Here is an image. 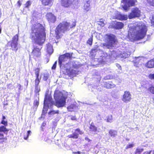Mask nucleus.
<instances>
[{
  "instance_id": "obj_1",
  "label": "nucleus",
  "mask_w": 154,
  "mask_h": 154,
  "mask_svg": "<svg viewBox=\"0 0 154 154\" xmlns=\"http://www.w3.org/2000/svg\"><path fill=\"white\" fill-rule=\"evenodd\" d=\"M46 35L45 29L42 24L36 23L32 25L30 37L36 44L42 45L45 41Z\"/></svg>"
},
{
  "instance_id": "obj_2",
  "label": "nucleus",
  "mask_w": 154,
  "mask_h": 154,
  "mask_svg": "<svg viewBox=\"0 0 154 154\" xmlns=\"http://www.w3.org/2000/svg\"><path fill=\"white\" fill-rule=\"evenodd\" d=\"M76 22H73L71 25L69 23L66 21L60 23L56 27L55 30V37L57 39L60 38L65 33V31L69 30V28H72L75 27Z\"/></svg>"
},
{
  "instance_id": "obj_3",
  "label": "nucleus",
  "mask_w": 154,
  "mask_h": 154,
  "mask_svg": "<svg viewBox=\"0 0 154 154\" xmlns=\"http://www.w3.org/2000/svg\"><path fill=\"white\" fill-rule=\"evenodd\" d=\"M134 39L139 40L144 38L146 34L147 27L144 23H140L134 28Z\"/></svg>"
},
{
  "instance_id": "obj_4",
  "label": "nucleus",
  "mask_w": 154,
  "mask_h": 154,
  "mask_svg": "<svg viewBox=\"0 0 154 154\" xmlns=\"http://www.w3.org/2000/svg\"><path fill=\"white\" fill-rule=\"evenodd\" d=\"M54 97L55 101L54 105L58 108L63 107L66 105V99L67 97L65 95L61 92L57 94L55 92Z\"/></svg>"
},
{
  "instance_id": "obj_5",
  "label": "nucleus",
  "mask_w": 154,
  "mask_h": 154,
  "mask_svg": "<svg viewBox=\"0 0 154 154\" xmlns=\"http://www.w3.org/2000/svg\"><path fill=\"white\" fill-rule=\"evenodd\" d=\"M105 36L106 38L105 39L107 42L106 43H103V46L108 49H110L114 46V45L117 42V40L116 38V36L112 34H107L105 35Z\"/></svg>"
},
{
  "instance_id": "obj_6",
  "label": "nucleus",
  "mask_w": 154,
  "mask_h": 154,
  "mask_svg": "<svg viewBox=\"0 0 154 154\" xmlns=\"http://www.w3.org/2000/svg\"><path fill=\"white\" fill-rule=\"evenodd\" d=\"M42 47H39L38 46H35L31 52L32 58L35 60H39L41 57V50Z\"/></svg>"
},
{
  "instance_id": "obj_7",
  "label": "nucleus",
  "mask_w": 154,
  "mask_h": 154,
  "mask_svg": "<svg viewBox=\"0 0 154 154\" xmlns=\"http://www.w3.org/2000/svg\"><path fill=\"white\" fill-rule=\"evenodd\" d=\"M72 53H66L65 54L60 55L59 58V63L60 66L63 63L69 59L71 60L72 58Z\"/></svg>"
},
{
  "instance_id": "obj_8",
  "label": "nucleus",
  "mask_w": 154,
  "mask_h": 154,
  "mask_svg": "<svg viewBox=\"0 0 154 154\" xmlns=\"http://www.w3.org/2000/svg\"><path fill=\"white\" fill-rule=\"evenodd\" d=\"M140 11L138 8H133L131 9L130 13L128 14V17L129 19H132L139 17L140 15Z\"/></svg>"
},
{
  "instance_id": "obj_9",
  "label": "nucleus",
  "mask_w": 154,
  "mask_h": 154,
  "mask_svg": "<svg viewBox=\"0 0 154 154\" xmlns=\"http://www.w3.org/2000/svg\"><path fill=\"white\" fill-rule=\"evenodd\" d=\"M18 40V35L17 34L15 35L12 38L11 41L10 46L11 49L13 51H15L16 52L18 50L17 45Z\"/></svg>"
},
{
  "instance_id": "obj_10",
  "label": "nucleus",
  "mask_w": 154,
  "mask_h": 154,
  "mask_svg": "<svg viewBox=\"0 0 154 154\" xmlns=\"http://www.w3.org/2000/svg\"><path fill=\"white\" fill-rule=\"evenodd\" d=\"M131 95L130 92L126 91L124 92V94L123 95L122 100L125 103L130 102L131 99Z\"/></svg>"
},
{
  "instance_id": "obj_11",
  "label": "nucleus",
  "mask_w": 154,
  "mask_h": 154,
  "mask_svg": "<svg viewBox=\"0 0 154 154\" xmlns=\"http://www.w3.org/2000/svg\"><path fill=\"white\" fill-rule=\"evenodd\" d=\"M46 17L49 23H54L56 20V17L51 13H47Z\"/></svg>"
},
{
  "instance_id": "obj_12",
  "label": "nucleus",
  "mask_w": 154,
  "mask_h": 154,
  "mask_svg": "<svg viewBox=\"0 0 154 154\" xmlns=\"http://www.w3.org/2000/svg\"><path fill=\"white\" fill-rule=\"evenodd\" d=\"M60 4L64 8H69L72 4V2L70 0H61Z\"/></svg>"
},
{
  "instance_id": "obj_13",
  "label": "nucleus",
  "mask_w": 154,
  "mask_h": 154,
  "mask_svg": "<svg viewBox=\"0 0 154 154\" xmlns=\"http://www.w3.org/2000/svg\"><path fill=\"white\" fill-rule=\"evenodd\" d=\"M124 26V24L121 22H115L112 25V27L116 29H122Z\"/></svg>"
},
{
  "instance_id": "obj_14",
  "label": "nucleus",
  "mask_w": 154,
  "mask_h": 154,
  "mask_svg": "<svg viewBox=\"0 0 154 154\" xmlns=\"http://www.w3.org/2000/svg\"><path fill=\"white\" fill-rule=\"evenodd\" d=\"M53 102H52V99L51 97L46 95L44 98V106L47 105L48 106L49 104H52Z\"/></svg>"
},
{
  "instance_id": "obj_15",
  "label": "nucleus",
  "mask_w": 154,
  "mask_h": 154,
  "mask_svg": "<svg viewBox=\"0 0 154 154\" xmlns=\"http://www.w3.org/2000/svg\"><path fill=\"white\" fill-rule=\"evenodd\" d=\"M66 73L67 75L70 77L73 78L74 76H75L77 74L76 71L73 69L70 70L69 69H66Z\"/></svg>"
},
{
  "instance_id": "obj_16",
  "label": "nucleus",
  "mask_w": 154,
  "mask_h": 154,
  "mask_svg": "<svg viewBox=\"0 0 154 154\" xmlns=\"http://www.w3.org/2000/svg\"><path fill=\"white\" fill-rule=\"evenodd\" d=\"M101 58L98 59V64H104L109 58L107 54H104V56H101Z\"/></svg>"
},
{
  "instance_id": "obj_17",
  "label": "nucleus",
  "mask_w": 154,
  "mask_h": 154,
  "mask_svg": "<svg viewBox=\"0 0 154 154\" xmlns=\"http://www.w3.org/2000/svg\"><path fill=\"white\" fill-rule=\"evenodd\" d=\"M42 5L43 6H51L53 3V0H41Z\"/></svg>"
},
{
  "instance_id": "obj_18",
  "label": "nucleus",
  "mask_w": 154,
  "mask_h": 154,
  "mask_svg": "<svg viewBox=\"0 0 154 154\" xmlns=\"http://www.w3.org/2000/svg\"><path fill=\"white\" fill-rule=\"evenodd\" d=\"M135 0H122L121 2L124 4H127L128 7H131L135 5Z\"/></svg>"
},
{
  "instance_id": "obj_19",
  "label": "nucleus",
  "mask_w": 154,
  "mask_h": 154,
  "mask_svg": "<svg viewBox=\"0 0 154 154\" xmlns=\"http://www.w3.org/2000/svg\"><path fill=\"white\" fill-rule=\"evenodd\" d=\"M104 87L107 88H114L116 85L113 84L112 82L109 81L104 83Z\"/></svg>"
},
{
  "instance_id": "obj_20",
  "label": "nucleus",
  "mask_w": 154,
  "mask_h": 154,
  "mask_svg": "<svg viewBox=\"0 0 154 154\" xmlns=\"http://www.w3.org/2000/svg\"><path fill=\"white\" fill-rule=\"evenodd\" d=\"M145 66L148 68H154V59L148 61L146 63Z\"/></svg>"
},
{
  "instance_id": "obj_21",
  "label": "nucleus",
  "mask_w": 154,
  "mask_h": 154,
  "mask_svg": "<svg viewBox=\"0 0 154 154\" xmlns=\"http://www.w3.org/2000/svg\"><path fill=\"white\" fill-rule=\"evenodd\" d=\"M47 52L49 54H51L53 52L52 46L49 43L47 44Z\"/></svg>"
},
{
  "instance_id": "obj_22",
  "label": "nucleus",
  "mask_w": 154,
  "mask_h": 154,
  "mask_svg": "<svg viewBox=\"0 0 154 154\" xmlns=\"http://www.w3.org/2000/svg\"><path fill=\"white\" fill-rule=\"evenodd\" d=\"M35 92L36 93H38L40 91V88L38 87L40 82V81H35Z\"/></svg>"
},
{
  "instance_id": "obj_23",
  "label": "nucleus",
  "mask_w": 154,
  "mask_h": 154,
  "mask_svg": "<svg viewBox=\"0 0 154 154\" xmlns=\"http://www.w3.org/2000/svg\"><path fill=\"white\" fill-rule=\"evenodd\" d=\"M35 71V74L36 75V78L35 81H40L39 79V73L40 71V69L38 68H35L34 69Z\"/></svg>"
},
{
  "instance_id": "obj_24",
  "label": "nucleus",
  "mask_w": 154,
  "mask_h": 154,
  "mask_svg": "<svg viewBox=\"0 0 154 154\" xmlns=\"http://www.w3.org/2000/svg\"><path fill=\"white\" fill-rule=\"evenodd\" d=\"M84 10L85 12H87L89 11L90 9V1L89 0L87 1L84 3Z\"/></svg>"
},
{
  "instance_id": "obj_25",
  "label": "nucleus",
  "mask_w": 154,
  "mask_h": 154,
  "mask_svg": "<svg viewBox=\"0 0 154 154\" xmlns=\"http://www.w3.org/2000/svg\"><path fill=\"white\" fill-rule=\"evenodd\" d=\"M117 19L121 20H126L128 19V16L120 14L117 16Z\"/></svg>"
},
{
  "instance_id": "obj_26",
  "label": "nucleus",
  "mask_w": 154,
  "mask_h": 154,
  "mask_svg": "<svg viewBox=\"0 0 154 154\" xmlns=\"http://www.w3.org/2000/svg\"><path fill=\"white\" fill-rule=\"evenodd\" d=\"M7 140L6 137H4V135L2 133H0V143L5 142Z\"/></svg>"
},
{
  "instance_id": "obj_27",
  "label": "nucleus",
  "mask_w": 154,
  "mask_h": 154,
  "mask_svg": "<svg viewBox=\"0 0 154 154\" xmlns=\"http://www.w3.org/2000/svg\"><path fill=\"white\" fill-rule=\"evenodd\" d=\"M6 126L4 125H1L0 126V133L3 132L5 133H7L9 131V130L7 128Z\"/></svg>"
},
{
  "instance_id": "obj_28",
  "label": "nucleus",
  "mask_w": 154,
  "mask_h": 154,
  "mask_svg": "<svg viewBox=\"0 0 154 154\" xmlns=\"http://www.w3.org/2000/svg\"><path fill=\"white\" fill-rule=\"evenodd\" d=\"M141 61H142V60L139 59V58L136 59V60L134 62V66L136 67H139L140 65H142V62H141Z\"/></svg>"
},
{
  "instance_id": "obj_29",
  "label": "nucleus",
  "mask_w": 154,
  "mask_h": 154,
  "mask_svg": "<svg viewBox=\"0 0 154 154\" xmlns=\"http://www.w3.org/2000/svg\"><path fill=\"white\" fill-rule=\"evenodd\" d=\"M109 133L111 137H114L117 135V132L116 131L111 129L109 130Z\"/></svg>"
},
{
  "instance_id": "obj_30",
  "label": "nucleus",
  "mask_w": 154,
  "mask_h": 154,
  "mask_svg": "<svg viewBox=\"0 0 154 154\" xmlns=\"http://www.w3.org/2000/svg\"><path fill=\"white\" fill-rule=\"evenodd\" d=\"M79 134H78L76 133H74L72 134L68 135V137L69 138H73L74 139H76L78 138Z\"/></svg>"
},
{
  "instance_id": "obj_31",
  "label": "nucleus",
  "mask_w": 154,
  "mask_h": 154,
  "mask_svg": "<svg viewBox=\"0 0 154 154\" xmlns=\"http://www.w3.org/2000/svg\"><path fill=\"white\" fill-rule=\"evenodd\" d=\"M144 150L143 148L137 147L135 149L134 154H141L144 151Z\"/></svg>"
},
{
  "instance_id": "obj_32",
  "label": "nucleus",
  "mask_w": 154,
  "mask_h": 154,
  "mask_svg": "<svg viewBox=\"0 0 154 154\" xmlns=\"http://www.w3.org/2000/svg\"><path fill=\"white\" fill-rule=\"evenodd\" d=\"M76 105L74 104H71L68 106L67 108L69 111L72 112L76 108Z\"/></svg>"
},
{
  "instance_id": "obj_33",
  "label": "nucleus",
  "mask_w": 154,
  "mask_h": 154,
  "mask_svg": "<svg viewBox=\"0 0 154 154\" xmlns=\"http://www.w3.org/2000/svg\"><path fill=\"white\" fill-rule=\"evenodd\" d=\"M90 131H95L96 130V128L95 126L92 123L91 124L90 127Z\"/></svg>"
},
{
  "instance_id": "obj_34",
  "label": "nucleus",
  "mask_w": 154,
  "mask_h": 154,
  "mask_svg": "<svg viewBox=\"0 0 154 154\" xmlns=\"http://www.w3.org/2000/svg\"><path fill=\"white\" fill-rule=\"evenodd\" d=\"M39 104V99L38 97H37L34 100L33 102V104L34 106H38Z\"/></svg>"
},
{
  "instance_id": "obj_35",
  "label": "nucleus",
  "mask_w": 154,
  "mask_h": 154,
  "mask_svg": "<svg viewBox=\"0 0 154 154\" xmlns=\"http://www.w3.org/2000/svg\"><path fill=\"white\" fill-rule=\"evenodd\" d=\"M59 110H58L56 111L52 110L48 112V114L50 115H53L56 114H59Z\"/></svg>"
},
{
  "instance_id": "obj_36",
  "label": "nucleus",
  "mask_w": 154,
  "mask_h": 154,
  "mask_svg": "<svg viewBox=\"0 0 154 154\" xmlns=\"http://www.w3.org/2000/svg\"><path fill=\"white\" fill-rule=\"evenodd\" d=\"M96 49H94L91 50L90 52V55L92 57H95L96 54Z\"/></svg>"
},
{
  "instance_id": "obj_37",
  "label": "nucleus",
  "mask_w": 154,
  "mask_h": 154,
  "mask_svg": "<svg viewBox=\"0 0 154 154\" xmlns=\"http://www.w3.org/2000/svg\"><path fill=\"white\" fill-rule=\"evenodd\" d=\"M98 25L100 26H104L105 24L104 23V21L102 19H100L99 21L98 22Z\"/></svg>"
},
{
  "instance_id": "obj_38",
  "label": "nucleus",
  "mask_w": 154,
  "mask_h": 154,
  "mask_svg": "<svg viewBox=\"0 0 154 154\" xmlns=\"http://www.w3.org/2000/svg\"><path fill=\"white\" fill-rule=\"evenodd\" d=\"M31 3L30 1H27L24 4L25 8H29V7L31 5Z\"/></svg>"
},
{
  "instance_id": "obj_39",
  "label": "nucleus",
  "mask_w": 154,
  "mask_h": 154,
  "mask_svg": "<svg viewBox=\"0 0 154 154\" xmlns=\"http://www.w3.org/2000/svg\"><path fill=\"white\" fill-rule=\"evenodd\" d=\"M93 41V36H91L87 41V44L90 45H91L92 44Z\"/></svg>"
},
{
  "instance_id": "obj_40",
  "label": "nucleus",
  "mask_w": 154,
  "mask_h": 154,
  "mask_svg": "<svg viewBox=\"0 0 154 154\" xmlns=\"http://www.w3.org/2000/svg\"><path fill=\"white\" fill-rule=\"evenodd\" d=\"M146 1L150 6L154 7V0H146Z\"/></svg>"
},
{
  "instance_id": "obj_41",
  "label": "nucleus",
  "mask_w": 154,
  "mask_h": 154,
  "mask_svg": "<svg viewBox=\"0 0 154 154\" xmlns=\"http://www.w3.org/2000/svg\"><path fill=\"white\" fill-rule=\"evenodd\" d=\"M112 119V116L111 115H108L107 117V122H110Z\"/></svg>"
},
{
  "instance_id": "obj_42",
  "label": "nucleus",
  "mask_w": 154,
  "mask_h": 154,
  "mask_svg": "<svg viewBox=\"0 0 154 154\" xmlns=\"http://www.w3.org/2000/svg\"><path fill=\"white\" fill-rule=\"evenodd\" d=\"M31 133V131L30 130H29L27 131V134L26 135H24V139L25 140H27L29 137V135Z\"/></svg>"
},
{
  "instance_id": "obj_43",
  "label": "nucleus",
  "mask_w": 154,
  "mask_h": 154,
  "mask_svg": "<svg viewBox=\"0 0 154 154\" xmlns=\"http://www.w3.org/2000/svg\"><path fill=\"white\" fill-rule=\"evenodd\" d=\"M148 90L151 93L154 94V87L153 86L150 87L149 88Z\"/></svg>"
},
{
  "instance_id": "obj_44",
  "label": "nucleus",
  "mask_w": 154,
  "mask_h": 154,
  "mask_svg": "<svg viewBox=\"0 0 154 154\" xmlns=\"http://www.w3.org/2000/svg\"><path fill=\"white\" fill-rule=\"evenodd\" d=\"M134 144H129L128 145H127L126 147H125V149H128L134 147Z\"/></svg>"
},
{
  "instance_id": "obj_45",
  "label": "nucleus",
  "mask_w": 154,
  "mask_h": 154,
  "mask_svg": "<svg viewBox=\"0 0 154 154\" xmlns=\"http://www.w3.org/2000/svg\"><path fill=\"white\" fill-rule=\"evenodd\" d=\"M1 124H2L5 126H7L8 125V122L7 121H5V120H2L1 123Z\"/></svg>"
},
{
  "instance_id": "obj_46",
  "label": "nucleus",
  "mask_w": 154,
  "mask_h": 154,
  "mask_svg": "<svg viewBox=\"0 0 154 154\" xmlns=\"http://www.w3.org/2000/svg\"><path fill=\"white\" fill-rule=\"evenodd\" d=\"M48 78V75H44L43 77V80L44 81H46Z\"/></svg>"
},
{
  "instance_id": "obj_47",
  "label": "nucleus",
  "mask_w": 154,
  "mask_h": 154,
  "mask_svg": "<svg viewBox=\"0 0 154 154\" xmlns=\"http://www.w3.org/2000/svg\"><path fill=\"white\" fill-rule=\"evenodd\" d=\"M46 125V123L45 122H44L42 123L41 127V130L42 131H44L43 127H44Z\"/></svg>"
},
{
  "instance_id": "obj_48",
  "label": "nucleus",
  "mask_w": 154,
  "mask_h": 154,
  "mask_svg": "<svg viewBox=\"0 0 154 154\" xmlns=\"http://www.w3.org/2000/svg\"><path fill=\"white\" fill-rule=\"evenodd\" d=\"M125 4V5L122 6V7L124 10L127 11L128 10V8L129 7H128V6H127V5H126V4Z\"/></svg>"
},
{
  "instance_id": "obj_49",
  "label": "nucleus",
  "mask_w": 154,
  "mask_h": 154,
  "mask_svg": "<svg viewBox=\"0 0 154 154\" xmlns=\"http://www.w3.org/2000/svg\"><path fill=\"white\" fill-rule=\"evenodd\" d=\"M57 61H56L54 63V64H53V65L51 67L52 69H56V65H57Z\"/></svg>"
},
{
  "instance_id": "obj_50",
  "label": "nucleus",
  "mask_w": 154,
  "mask_h": 154,
  "mask_svg": "<svg viewBox=\"0 0 154 154\" xmlns=\"http://www.w3.org/2000/svg\"><path fill=\"white\" fill-rule=\"evenodd\" d=\"M149 77L150 79H154V74H150L149 75Z\"/></svg>"
},
{
  "instance_id": "obj_51",
  "label": "nucleus",
  "mask_w": 154,
  "mask_h": 154,
  "mask_svg": "<svg viewBox=\"0 0 154 154\" xmlns=\"http://www.w3.org/2000/svg\"><path fill=\"white\" fill-rule=\"evenodd\" d=\"M151 23L152 26L154 27V16H153L151 20Z\"/></svg>"
},
{
  "instance_id": "obj_52",
  "label": "nucleus",
  "mask_w": 154,
  "mask_h": 154,
  "mask_svg": "<svg viewBox=\"0 0 154 154\" xmlns=\"http://www.w3.org/2000/svg\"><path fill=\"white\" fill-rule=\"evenodd\" d=\"M75 131H77L80 134H83V132L82 131H81L80 129L79 128H77L75 130Z\"/></svg>"
},
{
  "instance_id": "obj_53",
  "label": "nucleus",
  "mask_w": 154,
  "mask_h": 154,
  "mask_svg": "<svg viewBox=\"0 0 154 154\" xmlns=\"http://www.w3.org/2000/svg\"><path fill=\"white\" fill-rule=\"evenodd\" d=\"M21 1H21L20 0H19L17 2V6L19 8H20L21 5Z\"/></svg>"
},
{
  "instance_id": "obj_54",
  "label": "nucleus",
  "mask_w": 154,
  "mask_h": 154,
  "mask_svg": "<svg viewBox=\"0 0 154 154\" xmlns=\"http://www.w3.org/2000/svg\"><path fill=\"white\" fill-rule=\"evenodd\" d=\"M71 120L72 121L75 120L77 119L76 116H71Z\"/></svg>"
},
{
  "instance_id": "obj_55",
  "label": "nucleus",
  "mask_w": 154,
  "mask_h": 154,
  "mask_svg": "<svg viewBox=\"0 0 154 154\" xmlns=\"http://www.w3.org/2000/svg\"><path fill=\"white\" fill-rule=\"evenodd\" d=\"M151 152H152V150H151L149 151H146L144 152L143 153V154H151Z\"/></svg>"
},
{
  "instance_id": "obj_56",
  "label": "nucleus",
  "mask_w": 154,
  "mask_h": 154,
  "mask_svg": "<svg viewBox=\"0 0 154 154\" xmlns=\"http://www.w3.org/2000/svg\"><path fill=\"white\" fill-rule=\"evenodd\" d=\"M17 87H18L19 90H20L21 89V85L20 84H17Z\"/></svg>"
},
{
  "instance_id": "obj_57",
  "label": "nucleus",
  "mask_w": 154,
  "mask_h": 154,
  "mask_svg": "<svg viewBox=\"0 0 154 154\" xmlns=\"http://www.w3.org/2000/svg\"><path fill=\"white\" fill-rule=\"evenodd\" d=\"M85 140L88 141V142L90 141L91 140H90L88 137H86L85 138Z\"/></svg>"
},
{
  "instance_id": "obj_58",
  "label": "nucleus",
  "mask_w": 154,
  "mask_h": 154,
  "mask_svg": "<svg viewBox=\"0 0 154 154\" xmlns=\"http://www.w3.org/2000/svg\"><path fill=\"white\" fill-rule=\"evenodd\" d=\"M1 23H0V34H1L2 31V28L1 26Z\"/></svg>"
},
{
  "instance_id": "obj_59",
  "label": "nucleus",
  "mask_w": 154,
  "mask_h": 154,
  "mask_svg": "<svg viewBox=\"0 0 154 154\" xmlns=\"http://www.w3.org/2000/svg\"><path fill=\"white\" fill-rule=\"evenodd\" d=\"M25 80L26 82V86H27L28 84V80L26 79Z\"/></svg>"
},
{
  "instance_id": "obj_60",
  "label": "nucleus",
  "mask_w": 154,
  "mask_h": 154,
  "mask_svg": "<svg viewBox=\"0 0 154 154\" xmlns=\"http://www.w3.org/2000/svg\"><path fill=\"white\" fill-rule=\"evenodd\" d=\"M75 154H80V152L79 151L75 152H74Z\"/></svg>"
},
{
  "instance_id": "obj_61",
  "label": "nucleus",
  "mask_w": 154,
  "mask_h": 154,
  "mask_svg": "<svg viewBox=\"0 0 154 154\" xmlns=\"http://www.w3.org/2000/svg\"><path fill=\"white\" fill-rule=\"evenodd\" d=\"M5 116H3L2 120H5Z\"/></svg>"
},
{
  "instance_id": "obj_62",
  "label": "nucleus",
  "mask_w": 154,
  "mask_h": 154,
  "mask_svg": "<svg viewBox=\"0 0 154 154\" xmlns=\"http://www.w3.org/2000/svg\"><path fill=\"white\" fill-rule=\"evenodd\" d=\"M98 117H99V120L101 119V117H100V115H98Z\"/></svg>"
},
{
  "instance_id": "obj_63",
  "label": "nucleus",
  "mask_w": 154,
  "mask_h": 154,
  "mask_svg": "<svg viewBox=\"0 0 154 154\" xmlns=\"http://www.w3.org/2000/svg\"><path fill=\"white\" fill-rule=\"evenodd\" d=\"M78 67V66H76V67H74V66H73V67L74 68H77Z\"/></svg>"
},
{
  "instance_id": "obj_64",
  "label": "nucleus",
  "mask_w": 154,
  "mask_h": 154,
  "mask_svg": "<svg viewBox=\"0 0 154 154\" xmlns=\"http://www.w3.org/2000/svg\"><path fill=\"white\" fill-rule=\"evenodd\" d=\"M49 60L48 59H47V62H48Z\"/></svg>"
}]
</instances>
